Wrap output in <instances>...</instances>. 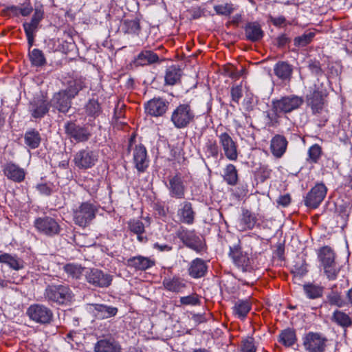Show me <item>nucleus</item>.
<instances>
[{
	"instance_id": "de8ad7c7",
	"label": "nucleus",
	"mask_w": 352,
	"mask_h": 352,
	"mask_svg": "<svg viewBox=\"0 0 352 352\" xmlns=\"http://www.w3.org/2000/svg\"><path fill=\"white\" fill-rule=\"evenodd\" d=\"M327 300L330 305H336L338 307H342L345 305L346 302L342 298L340 293L338 292H331L327 296Z\"/></svg>"
},
{
	"instance_id": "5fc2aeb1",
	"label": "nucleus",
	"mask_w": 352,
	"mask_h": 352,
	"mask_svg": "<svg viewBox=\"0 0 352 352\" xmlns=\"http://www.w3.org/2000/svg\"><path fill=\"white\" fill-rule=\"evenodd\" d=\"M322 148L318 144L312 145L309 151L308 155L309 160L314 163H316L321 156Z\"/></svg>"
},
{
	"instance_id": "bf43d9fd",
	"label": "nucleus",
	"mask_w": 352,
	"mask_h": 352,
	"mask_svg": "<svg viewBox=\"0 0 352 352\" xmlns=\"http://www.w3.org/2000/svg\"><path fill=\"white\" fill-rule=\"evenodd\" d=\"M243 96L242 87L240 85L234 86L231 89V96L234 102L239 103L240 98Z\"/></svg>"
},
{
	"instance_id": "6e6d98bb",
	"label": "nucleus",
	"mask_w": 352,
	"mask_h": 352,
	"mask_svg": "<svg viewBox=\"0 0 352 352\" xmlns=\"http://www.w3.org/2000/svg\"><path fill=\"white\" fill-rule=\"evenodd\" d=\"M0 263H5L14 270H18L19 268L18 261L8 254L0 255Z\"/></svg>"
},
{
	"instance_id": "4be33fe9",
	"label": "nucleus",
	"mask_w": 352,
	"mask_h": 352,
	"mask_svg": "<svg viewBox=\"0 0 352 352\" xmlns=\"http://www.w3.org/2000/svg\"><path fill=\"white\" fill-rule=\"evenodd\" d=\"M177 214L183 223L191 225L195 221V212L192 204L189 201H185L180 204Z\"/></svg>"
},
{
	"instance_id": "e433bc0d",
	"label": "nucleus",
	"mask_w": 352,
	"mask_h": 352,
	"mask_svg": "<svg viewBox=\"0 0 352 352\" xmlns=\"http://www.w3.org/2000/svg\"><path fill=\"white\" fill-rule=\"evenodd\" d=\"M158 60L157 54L151 50H144L138 55L135 63L139 65H146L156 63Z\"/></svg>"
},
{
	"instance_id": "9d476101",
	"label": "nucleus",
	"mask_w": 352,
	"mask_h": 352,
	"mask_svg": "<svg viewBox=\"0 0 352 352\" xmlns=\"http://www.w3.org/2000/svg\"><path fill=\"white\" fill-rule=\"evenodd\" d=\"M85 276L87 281L94 287H108L112 282V276L97 268L87 270Z\"/></svg>"
},
{
	"instance_id": "864d4df0",
	"label": "nucleus",
	"mask_w": 352,
	"mask_h": 352,
	"mask_svg": "<svg viewBox=\"0 0 352 352\" xmlns=\"http://www.w3.org/2000/svg\"><path fill=\"white\" fill-rule=\"evenodd\" d=\"M241 352H256V347L254 344V338L248 337L243 339L241 342Z\"/></svg>"
},
{
	"instance_id": "f03ea898",
	"label": "nucleus",
	"mask_w": 352,
	"mask_h": 352,
	"mask_svg": "<svg viewBox=\"0 0 352 352\" xmlns=\"http://www.w3.org/2000/svg\"><path fill=\"white\" fill-rule=\"evenodd\" d=\"M327 94L324 90L315 86L306 95V104L314 115L322 114L327 105Z\"/></svg>"
},
{
	"instance_id": "2f4dec72",
	"label": "nucleus",
	"mask_w": 352,
	"mask_h": 352,
	"mask_svg": "<svg viewBox=\"0 0 352 352\" xmlns=\"http://www.w3.org/2000/svg\"><path fill=\"white\" fill-rule=\"evenodd\" d=\"M162 284L166 290L173 292H179L186 286L183 279L178 276L165 278Z\"/></svg>"
},
{
	"instance_id": "0e129e2a",
	"label": "nucleus",
	"mask_w": 352,
	"mask_h": 352,
	"mask_svg": "<svg viewBox=\"0 0 352 352\" xmlns=\"http://www.w3.org/2000/svg\"><path fill=\"white\" fill-rule=\"evenodd\" d=\"M8 12L10 16H18L22 14V8L16 6L8 8Z\"/></svg>"
},
{
	"instance_id": "c03bdc74",
	"label": "nucleus",
	"mask_w": 352,
	"mask_h": 352,
	"mask_svg": "<svg viewBox=\"0 0 352 352\" xmlns=\"http://www.w3.org/2000/svg\"><path fill=\"white\" fill-rule=\"evenodd\" d=\"M180 69L175 67H170L166 70L165 75V82L168 85H173L177 82V81L180 79Z\"/></svg>"
},
{
	"instance_id": "a878e982",
	"label": "nucleus",
	"mask_w": 352,
	"mask_h": 352,
	"mask_svg": "<svg viewBox=\"0 0 352 352\" xmlns=\"http://www.w3.org/2000/svg\"><path fill=\"white\" fill-rule=\"evenodd\" d=\"M256 223V217L255 214L248 210H244L237 222L236 228L240 231L251 230L254 227Z\"/></svg>"
},
{
	"instance_id": "e2e57ef3",
	"label": "nucleus",
	"mask_w": 352,
	"mask_h": 352,
	"mask_svg": "<svg viewBox=\"0 0 352 352\" xmlns=\"http://www.w3.org/2000/svg\"><path fill=\"white\" fill-rule=\"evenodd\" d=\"M154 248L158 250L160 252H169L172 250V246L167 244H160L156 243L153 245Z\"/></svg>"
},
{
	"instance_id": "13d9d810",
	"label": "nucleus",
	"mask_w": 352,
	"mask_h": 352,
	"mask_svg": "<svg viewBox=\"0 0 352 352\" xmlns=\"http://www.w3.org/2000/svg\"><path fill=\"white\" fill-rule=\"evenodd\" d=\"M180 302L185 305H199L200 300L197 294H192L181 297Z\"/></svg>"
},
{
	"instance_id": "5701e85b",
	"label": "nucleus",
	"mask_w": 352,
	"mask_h": 352,
	"mask_svg": "<svg viewBox=\"0 0 352 352\" xmlns=\"http://www.w3.org/2000/svg\"><path fill=\"white\" fill-rule=\"evenodd\" d=\"M43 18V12L36 10L32 18L31 22L27 25H23L27 36L29 47H32L34 41V34L37 30L38 25Z\"/></svg>"
},
{
	"instance_id": "473e14b6",
	"label": "nucleus",
	"mask_w": 352,
	"mask_h": 352,
	"mask_svg": "<svg viewBox=\"0 0 352 352\" xmlns=\"http://www.w3.org/2000/svg\"><path fill=\"white\" fill-rule=\"evenodd\" d=\"M129 229L131 232L137 235V239L140 242H146L147 238L143 236L145 232L144 223L139 219H131L128 222Z\"/></svg>"
},
{
	"instance_id": "49530a36",
	"label": "nucleus",
	"mask_w": 352,
	"mask_h": 352,
	"mask_svg": "<svg viewBox=\"0 0 352 352\" xmlns=\"http://www.w3.org/2000/svg\"><path fill=\"white\" fill-rule=\"evenodd\" d=\"M101 111L100 107L97 100H90L85 106V112L87 116L97 117Z\"/></svg>"
},
{
	"instance_id": "a211bd4d",
	"label": "nucleus",
	"mask_w": 352,
	"mask_h": 352,
	"mask_svg": "<svg viewBox=\"0 0 352 352\" xmlns=\"http://www.w3.org/2000/svg\"><path fill=\"white\" fill-rule=\"evenodd\" d=\"M133 163L139 172H144L148 166V160L146 148L142 145H135L133 148Z\"/></svg>"
},
{
	"instance_id": "aec40b11",
	"label": "nucleus",
	"mask_w": 352,
	"mask_h": 352,
	"mask_svg": "<svg viewBox=\"0 0 352 352\" xmlns=\"http://www.w3.org/2000/svg\"><path fill=\"white\" fill-rule=\"evenodd\" d=\"M72 98L63 90L55 93L52 100V105L60 112L67 113L72 106Z\"/></svg>"
},
{
	"instance_id": "774afa93",
	"label": "nucleus",
	"mask_w": 352,
	"mask_h": 352,
	"mask_svg": "<svg viewBox=\"0 0 352 352\" xmlns=\"http://www.w3.org/2000/svg\"><path fill=\"white\" fill-rule=\"evenodd\" d=\"M243 105L247 111L252 110L253 106L250 100H245Z\"/></svg>"
},
{
	"instance_id": "0eeeda50",
	"label": "nucleus",
	"mask_w": 352,
	"mask_h": 352,
	"mask_svg": "<svg viewBox=\"0 0 352 352\" xmlns=\"http://www.w3.org/2000/svg\"><path fill=\"white\" fill-rule=\"evenodd\" d=\"M302 97L290 95L273 101V108L276 113H290L298 109L303 103Z\"/></svg>"
},
{
	"instance_id": "58836bf2",
	"label": "nucleus",
	"mask_w": 352,
	"mask_h": 352,
	"mask_svg": "<svg viewBox=\"0 0 352 352\" xmlns=\"http://www.w3.org/2000/svg\"><path fill=\"white\" fill-rule=\"evenodd\" d=\"M223 177L228 185H236L239 177L236 166L231 164H228L223 169Z\"/></svg>"
},
{
	"instance_id": "9b49d317",
	"label": "nucleus",
	"mask_w": 352,
	"mask_h": 352,
	"mask_svg": "<svg viewBox=\"0 0 352 352\" xmlns=\"http://www.w3.org/2000/svg\"><path fill=\"white\" fill-rule=\"evenodd\" d=\"M98 160L96 152L89 149H82L76 153L74 158L75 165L80 169L93 167Z\"/></svg>"
},
{
	"instance_id": "cd10ccee",
	"label": "nucleus",
	"mask_w": 352,
	"mask_h": 352,
	"mask_svg": "<svg viewBox=\"0 0 352 352\" xmlns=\"http://www.w3.org/2000/svg\"><path fill=\"white\" fill-rule=\"evenodd\" d=\"M207 269L208 267L205 261L201 258H197L190 263L188 274L194 278H199L205 276Z\"/></svg>"
},
{
	"instance_id": "b1692460",
	"label": "nucleus",
	"mask_w": 352,
	"mask_h": 352,
	"mask_svg": "<svg viewBox=\"0 0 352 352\" xmlns=\"http://www.w3.org/2000/svg\"><path fill=\"white\" fill-rule=\"evenodd\" d=\"M89 309L99 319L109 318L116 315L118 309L102 304H89Z\"/></svg>"
},
{
	"instance_id": "393cba45",
	"label": "nucleus",
	"mask_w": 352,
	"mask_h": 352,
	"mask_svg": "<svg viewBox=\"0 0 352 352\" xmlns=\"http://www.w3.org/2000/svg\"><path fill=\"white\" fill-rule=\"evenodd\" d=\"M246 39L252 42H257L261 40L264 32L261 25L258 22L248 23L245 27Z\"/></svg>"
},
{
	"instance_id": "338daca9",
	"label": "nucleus",
	"mask_w": 352,
	"mask_h": 352,
	"mask_svg": "<svg viewBox=\"0 0 352 352\" xmlns=\"http://www.w3.org/2000/svg\"><path fill=\"white\" fill-rule=\"evenodd\" d=\"M290 201H291V198L289 195L280 196L278 201V204L283 206H286L289 205Z\"/></svg>"
},
{
	"instance_id": "a18cd8bd",
	"label": "nucleus",
	"mask_w": 352,
	"mask_h": 352,
	"mask_svg": "<svg viewBox=\"0 0 352 352\" xmlns=\"http://www.w3.org/2000/svg\"><path fill=\"white\" fill-rule=\"evenodd\" d=\"M315 36V32H305L301 36H297L294 39V44L296 47H305L311 42Z\"/></svg>"
},
{
	"instance_id": "f3484780",
	"label": "nucleus",
	"mask_w": 352,
	"mask_h": 352,
	"mask_svg": "<svg viewBox=\"0 0 352 352\" xmlns=\"http://www.w3.org/2000/svg\"><path fill=\"white\" fill-rule=\"evenodd\" d=\"M177 236L187 247L192 250L196 252H200L202 250V243L194 232L182 229L177 232Z\"/></svg>"
},
{
	"instance_id": "603ef678",
	"label": "nucleus",
	"mask_w": 352,
	"mask_h": 352,
	"mask_svg": "<svg viewBox=\"0 0 352 352\" xmlns=\"http://www.w3.org/2000/svg\"><path fill=\"white\" fill-rule=\"evenodd\" d=\"M124 32L128 34H138L140 30L139 21L137 20H127L124 21Z\"/></svg>"
},
{
	"instance_id": "7ed1b4c3",
	"label": "nucleus",
	"mask_w": 352,
	"mask_h": 352,
	"mask_svg": "<svg viewBox=\"0 0 352 352\" xmlns=\"http://www.w3.org/2000/svg\"><path fill=\"white\" fill-rule=\"evenodd\" d=\"M45 298L60 305L70 302L73 298V293L66 285H49L45 289Z\"/></svg>"
},
{
	"instance_id": "6e6552de",
	"label": "nucleus",
	"mask_w": 352,
	"mask_h": 352,
	"mask_svg": "<svg viewBox=\"0 0 352 352\" xmlns=\"http://www.w3.org/2000/svg\"><path fill=\"white\" fill-rule=\"evenodd\" d=\"M26 314L30 320L41 324H50L53 320V312L47 307L41 304L30 306Z\"/></svg>"
},
{
	"instance_id": "1a4fd4ad",
	"label": "nucleus",
	"mask_w": 352,
	"mask_h": 352,
	"mask_svg": "<svg viewBox=\"0 0 352 352\" xmlns=\"http://www.w3.org/2000/svg\"><path fill=\"white\" fill-rule=\"evenodd\" d=\"M34 225L40 233L48 236L58 235L61 231L58 222L55 219L47 216L36 219Z\"/></svg>"
},
{
	"instance_id": "6ab92c4d",
	"label": "nucleus",
	"mask_w": 352,
	"mask_h": 352,
	"mask_svg": "<svg viewBox=\"0 0 352 352\" xmlns=\"http://www.w3.org/2000/svg\"><path fill=\"white\" fill-rule=\"evenodd\" d=\"M170 196L176 199H184L185 197V186L179 175L177 174L168 179Z\"/></svg>"
},
{
	"instance_id": "8fccbe9b",
	"label": "nucleus",
	"mask_w": 352,
	"mask_h": 352,
	"mask_svg": "<svg viewBox=\"0 0 352 352\" xmlns=\"http://www.w3.org/2000/svg\"><path fill=\"white\" fill-rule=\"evenodd\" d=\"M32 63L36 66L42 65L45 63V58L41 51L34 49L29 53Z\"/></svg>"
},
{
	"instance_id": "c756f323",
	"label": "nucleus",
	"mask_w": 352,
	"mask_h": 352,
	"mask_svg": "<svg viewBox=\"0 0 352 352\" xmlns=\"http://www.w3.org/2000/svg\"><path fill=\"white\" fill-rule=\"evenodd\" d=\"M155 265V261L142 256H138L128 260V265L137 270H146Z\"/></svg>"
},
{
	"instance_id": "f8f14e48",
	"label": "nucleus",
	"mask_w": 352,
	"mask_h": 352,
	"mask_svg": "<svg viewBox=\"0 0 352 352\" xmlns=\"http://www.w3.org/2000/svg\"><path fill=\"white\" fill-rule=\"evenodd\" d=\"M218 138L225 156L230 161H236L238 159L236 142L226 132L218 135Z\"/></svg>"
},
{
	"instance_id": "4c0bfd02",
	"label": "nucleus",
	"mask_w": 352,
	"mask_h": 352,
	"mask_svg": "<svg viewBox=\"0 0 352 352\" xmlns=\"http://www.w3.org/2000/svg\"><path fill=\"white\" fill-rule=\"evenodd\" d=\"M331 320L342 328H348L352 324L351 317L344 311L338 309L333 313Z\"/></svg>"
},
{
	"instance_id": "a19ab883",
	"label": "nucleus",
	"mask_w": 352,
	"mask_h": 352,
	"mask_svg": "<svg viewBox=\"0 0 352 352\" xmlns=\"http://www.w3.org/2000/svg\"><path fill=\"white\" fill-rule=\"evenodd\" d=\"M6 175L16 182L22 180V170L21 169L14 164H8L4 168Z\"/></svg>"
},
{
	"instance_id": "4468645a",
	"label": "nucleus",
	"mask_w": 352,
	"mask_h": 352,
	"mask_svg": "<svg viewBox=\"0 0 352 352\" xmlns=\"http://www.w3.org/2000/svg\"><path fill=\"white\" fill-rule=\"evenodd\" d=\"M229 256L234 264L243 272L251 271L253 267L251 261L246 253H243L238 246L230 248Z\"/></svg>"
},
{
	"instance_id": "ddd939ff",
	"label": "nucleus",
	"mask_w": 352,
	"mask_h": 352,
	"mask_svg": "<svg viewBox=\"0 0 352 352\" xmlns=\"http://www.w3.org/2000/svg\"><path fill=\"white\" fill-rule=\"evenodd\" d=\"M327 188L324 184H316L306 196L305 203L309 208H316L326 197Z\"/></svg>"
},
{
	"instance_id": "ea45409f",
	"label": "nucleus",
	"mask_w": 352,
	"mask_h": 352,
	"mask_svg": "<svg viewBox=\"0 0 352 352\" xmlns=\"http://www.w3.org/2000/svg\"><path fill=\"white\" fill-rule=\"evenodd\" d=\"M303 290L307 298L316 299L322 297L324 292V287L312 283L303 285Z\"/></svg>"
},
{
	"instance_id": "72a5a7b5",
	"label": "nucleus",
	"mask_w": 352,
	"mask_h": 352,
	"mask_svg": "<svg viewBox=\"0 0 352 352\" xmlns=\"http://www.w3.org/2000/svg\"><path fill=\"white\" fill-rule=\"evenodd\" d=\"M251 309V303L248 300H238L232 307L233 314L239 318H245Z\"/></svg>"
},
{
	"instance_id": "2eb2a0df",
	"label": "nucleus",
	"mask_w": 352,
	"mask_h": 352,
	"mask_svg": "<svg viewBox=\"0 0 352 352\" xmlns=\"http://www.w3.org/2000/svg\"><path fill=\"white\" fill-rule=\"evenodd\" d=\"M168 102L161 98H154L144 104L146 114L154 117L164 115L168 109Z\"/></svg>"
},
{
	"instance_id": "680f3d73",
	"label": "nucleus",
	"mask_w": 352,
	"mask_h": 352,
	"mask_svg": "<svg viewBox=\"0 0 352 352\" xmlns=\"http://www.w3.org/2000/svg\"><path fill=\"white\" fill-rule=\"evenodd\" d=\"M37 188L40 191L41 193L45 195H51V193L52 192V189L51 186L47 184H38L37 186Z\"/></svg>"
},
{
	"instance_id": "39448f33",
	"label": "nucleus",
	"mask_w": 352,
	"mask_h": 352,
	"mask_svg": "<svg viewBox=\"0 0 352 352\" xmlns=\"http://www.w3.org/2000/svg\"><path fill=\"white\" fill-rule=\"evenodd\" d=\"M97 208L89 202L82 203L74 211L73 219L75 223L80 227L87 226L96 217Z\"/></svg>"
},
{
	"instance_id": "c85d7f7f",
	"label": "nucleus",
	"mask_w": 352,
	"mask_h": 352,
	"mask_svg": "<svg viewBox=\"0 0 352 352\" xmlns=\"http://www.w3.org/2000/svg\"><path fill=\"white\" fill-rule=\"evenodd\" d=\"M292 72V66L284 61L278 62L274 67L275 75L283 81H289Z\"/></svg>"
},
{
	"instance_id": "dca6fc26",
	"label": "nucleus",
	"mask_w": 352,
	"mask_h": 352,
	"mask_svg": "<svg viewBox=\"0 0 352 352\" xmlns=\"http://www.w3.org/2000/svg\"><path fill=\"white\" fill-rule=\"evenodd\" d=\"M65 129L67 135L76 142H85L91 136V133L87 128L77 125L74 122L67 123Z\"/></svg>"
},
{
	"instance_id": "f704fd0d",
	"label": "nucleus",
	"mask_w": 352,
	"mask_h": 352,
	"mask_svg": "<svg viewBox=\"0 0 352 352\" xmlns=\"http://www.w3.org/2000/svg\"><path fill=\"white\" fill-rule=\"evenodd\" d=\"M84 87H85V84L82 78H74L69 80L67 88L63 90L73 99Z\"/></svg>"
},
{
	"instance_id": "37998d69",
	"label": "nucleus",
	"mask_w": 352,
	"mask_h": 352,
	"mask_svg": "<svg viewBox=\"0 0 352 352\" xmlns=\"http://www.w3.org/2000/svg\"><path fill=\"white\" fill-rule=\"evenodd\" d=\"M205 155L208 158L217 159L219 155V147L215 140H208L204 147Z\"/></svg>"
},
{
	"instance_id": "423d86ee",
	"label": "nucleus",
	"mask_w": 352,
	"mask_h": 352,
	"mask_svg": "<svg viewBox=\"0 0 352 352\" xmlns=\"http://www.w3.org/2000/svg\"><path fill=\"white\" fill-rule=\"evenodd\" d=\"M306 352H324L327 346V338L320 333L309 332L302 338Z\"/></svg>"
},
{
	"instance_id": "bb28decb",
	"label": "nucleus",
	"mask_w": 352,
	"mask_h": 352,
	"mask_svg": "<svg viewBox=\"0 0 352 352\" xmlns=\"http://www.w3.org/2000/svg\"><path fill=\"white\" fill-rule=\"evenodd\" d=\"M49 111V104L43 98H34L30 104V111L35 118H42Z\"/></svg>"
},
{
	"instance_id": "3c124183",
	"label": "nucleus",
	"mask_w": 352,
	"mask_h": 352,
	"mask_svg": "<svg viewBox=\"0 0 352 352\" xmlns=\"http://www.w3.org/2000/svg\"><path fill=\"white\" fill-rule=\"evenodd\" d=\"M234 9L232 3L220 4L214 6V11L219 15L228 16L234 12Z\"/></svg>"
},
{
	"instance_id": "c9c22d12",
	"label": "nucleus",
	"mask_w": 352,
	"mask_h": 352,
	"mask_svg": "<svg viewBox=\"0 0 352 352\" xmlns=\"http://www.w3.org/2000/svg\"><path fill=\"white\" fill-rule=\"evenodd\" d=\"M297 340L296 331L292 328L283 330L278 336V342L285 346H291Z\"/></svg>"
},
{
	"instance_id": "79ce46f5",
	"label": "nucleus",
	"mask_w": 352,
	"mask_h": 352,
	"mask_svg": "<svg viewBox=\"0 0 352 352\" xmlns=\"http://www.w3.org/2000/svg\"><path fill=\"white\" fill-rule=\"evenodd\" d=\"M25 142L30 148H37L41 143V136L38 131L34 129L28 131L25 135Z\"/></svg>"
},
{
	"instance_id": "052dcab7",
	"label": "nucleus",
	"mask_w": 352,
	"mask_h": 352,
	"mask_svg": "<svg viewBox=\"0 0 352 352\" xmlns=\"http://www.w3.org/2000/svg\"><path fill=\"white\" fill-rule=\"evenodd\" d=\"M189 13L190 14V18L192 19H197L201 17L204 14V11L200 8H194L190 10Z\"/></svg>"
},
{
	"instance_id": "7c9ffc66",
	"label": "nucleus",
	"mask_w": 352,
	"mask_h": 352,
	"mask_svg": "<svg viewBox=\"0 0 352 352\" xmlns=\"http://www.w3.org/2000/svg\"><path fill=\"white\" fill-rule=\"evenodd\" d=\"M120 349L118 343L111 339L100 340L94 347L96 352H120Z\"/></svg>"
},
{
	"instance_id": "412c9836",
	"label": "nucleus",
	"mask_w": 352,
	"mask_h": 352,
	"mask_svg": "<svg viewBox=\"0 0 352 352\" xmlns=\"http://www.w3.org/2000/svg\"><path fill=\"white\" fill-rule=\"evenodd\" d=\"M288 141L287 138L282 135H275L270 141V151L274 157L280 158L287 151Z\"/></svg>"
},
{
	"instance_id": "4d7b16f0",
	"label": "nucleus",
	"mask_w": 352,
	"mask_h": 352,
	"mask_svg": "<svg viewBox=\"0 0 352 352\" xmlns=\"http://www.w3.org/2000/svg\"><path fill=\"white\" fill-rule=\"evenodd\" d=\"M268 18L270 22L277 28L285 27L287 24H290L284 16H273L270 15Z\"/></svg>"
},
{
	"instance_id": "f257e3e1",
	"label": "nucleus",
	"mask_w": 352,
	"mask_h": 352,
	"mask_svg": "<svg viewBox=\"0 0 352 352\" xmlns=\"http://www.w3.org/2000/svg\"><path fill=\"white\" fill-rule=\"evenodd\" d=\"M195 118V112L190 104H180L173 111L170 121L175 128L181 129L189 126Z\"/></svg>"
},
{
	"instance_id": "20e7f679",
	"label": "nucleus",
	"mask_w": 352,
	"mask_h": 352,
	"mask_svg": "<svg viewBox=\"0 0 352 352\" xmlns=\"http://www.w3.org/2000/svg\"><path fill=\"white\" fill-rule=\"evenodd\" d=\"M318 257L324 267V272L329 280L336 278L339 272L335 262V254L333 250L328 246H324L320 250Z\"/></svg>"
},
{
	"instance_id": "09e8293b",
	"label": "nucleus",
	"mask_w": 352,
	"mask_h": 352,
	"mask_svg": "<svg viewBox=\"0 0 352 352\" xmlns=\"http://www.w3.org/2000/svg\"><path fill=\"white\" fill-rule=\"evenodd\" d=\"M65 272L72 278H78L82 273L83 269L78 265L67 264L64 267Z\"/></svg>"
},
{
	"instance_id": "69168bd1",
	"label": "nucleus",
	"mask_w": 352,
	"mask_h": 352,
	"mask_svg": "<svg viewBox=\"0 0 352 352\" xmlns=\"http://www.w3.org/2000/svg\"><path fill=\"white\" fill-rule=\"evenodd\" d=\"M290 41L289 38L286 36V34H281L277 38V43L278 47H283L287 43Z\"/></svg>"
}]
</instances>
